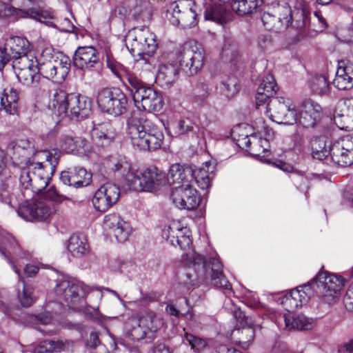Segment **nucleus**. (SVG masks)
I'll list each match as a JSON object with an SVG mask.
<instances>
[{
	"mask_svg": "<svg viewBox=\"0 0 353 353\" xmlns=\"http://www.w3.org/2000/svg\"><path fill=\"white\" fill-rule=\"evenodd\" d=\"M343 286L341 276L319 272L310 283L292 290L281 299V305L289 312L306 303L312 290L320 299L321 304L330 307L337 299Z\"/></svg>",
	"mask_w": 353,
	"mask_h": 353,
	"instance_id": "obj_1",
	"label": "nucleus"
},
{
	"mask_svg": "<svg viewBox=\"0 0 353 353\" xmlns=\"http://www.w3.org/2000/svg\"><path fill=\"white\" fill-rule=\"evenodd\" d=\"M37 157L45 161L32 163L21 172L20 183L26 197H32L34 193L39 194L46 188L60 158L56 150L39 151Z\"/></svg>",
	"mask_w": 353,
	"mask_h": 353,
	"instance_id": "obj_2",
	"label": "nucleus"
},
{
	"mask_svg": "<svg viewBox=\"0 0 353 353\" xmlns=\"http://www.w3.org/2000/svg\"><path fill=\"white\" fill-rule=\"evenodd\" d=\"M168 183L172 186L171 199L179 208L192 210L199 204L200 198L193 187V172L190 165L173 164L168 172Z\"/></svg>",
	"mask_w": 353,
	"mask_h": 353,
	"instance_id": "obj_3",
	"label": "nucleus"
},
{
	"mask_svg": "<svg viewBox=\"0 0 353 353\" xmlns=\"http://www.w3.org/2000/svg\"><path fill=\"white\" fill-rule=\"evenodd\" d=\"M126 134L135 149L144 151L159 149L164 139L162 131L143 117L133 116L128 119Z\"/></svg>",
	"mask_w": 353,
	"mask_h": 353,
	"instance_id": "obj_4",
	"label": "nucleus"
},
{
	"mask_svg": "<svg viewBox=\"0 0 353 353\" xmlns=\"http://www.w3.org/2000/svg\"><path fill=\"white\" fill-rule=\"evenodd\" d=\"M48 108L57 117L68 116L71 119H83L91 113L92 102L85 96L74 93L67 94L62 90H56L50 100Z\"/></svg>",
	"mask_w": 353,
	"mask_h": 353,
	"instance_id": "obj_5",
	"label": "nucleus"
},
{
	"mask_svg": "<svg viewBox=\"0 0 353 353\" xmlns=\"http://www.w3.org/2000/svg\"><path fill=\"white\" fill-rule=\"evenodd\" d=\"M183 260L187 261L188 265H192L198 276L206 279H211L212 284L227 290H231L230 284L223 275L222 266L217 259H212L208 263L199 254L190 251L183 256Z\"/></svg>",
	"mask_w": 353,
	"mask_h": 353,
	"instance_id": "obj_6",
	"label": "nucleus"
},
{
	"mask_svg": "<svg viewBox=\"0 0 353 353\" xmlns=\"http://www.w3.org/2000/svg\"><path fill=\"white\" fill-rule=\"evenodd\" d=\"M168 183V175L155 166L143 170H136L129 174L127 185L130 189L137 192H156Z\"/></svg>",
	"mask_w": 353,
	"mask_h": 353,
	"instance_id": "obj_7",
	"label": "nucleus"
},
{
	"mask_svg": "<svg viewBox=\"0 0 353 353\" xmlns=\"http://www.w3.org/2000/svg\"><path fill=\"white\" fill-rule=\"evenodd\" d=\"M139 110L147 112H159L163 106L162 97L155 90L137 78L130 85H127Z\"/></svg>",
	"mask_w": 353,
	"mask_h": 353,
	"instance_id": "obj_8",
	"label": "nucleus"
},
{
	"mask_svg": "<svg viewBox=\"0 0 353 353\" xmlns=\"http://www.w3.org/2000/svg\"><path fill=\"white\" fill-rule=\"evenodd\" d=\"M92 289L83 282L73 281L67 279H58L54 288L57 298L60 301H65L67 305L73 310L83 307L84 299Z\"/></svg>",
	"mask_w": 353,
	"mask_h": 353,
	"instance_id": "obj_9",
	"label": "nucleus"
},
{
	"mask_svg": "<svg viewBox=\"0 0 353 353\" xmlns=\"http://www.w3.org/2000/svg\"><path fill=\"white\" fill-rule=\"evenodd\" d=\"M305 12L303 10H292L288 6H283L279 17L269 12H264L261 21L265 28L270 31L279 32L290 25L297 29H301L305 25Z\"/></svg>",
	"mask_w": 353,
	"mask_h": 353,
	"instance_id": "obj_10",
	"label": "nucleus"
},
{
	"mask_svg": "<svg viewBox=\"0 0 353 353\" xmlns=\"http://www.w3.org/2000/svg\"><path fill=\"white\" fill-rule=\"evenodd\" d=\"M125 42L132 56H150L157 48L155 34L145 26L134 28L129 31Z\"/></svg>",
	"mask_w": 353,
	"mask_h": 353,
	"instance_id": "obj_11",
	"label": "nucleus"
},
{
	"mask_svg": "<svg viewBox=\"0 0 353 353\" xmlns=\"http://www.w3.org/2000/svg\"><path fill=\"white\" fill-rule=\"evenodd\" d=\"M28 1L32 4L31 7L20 9L12 6H6L4 8L5 14L16 19L30 18L50 27L56 26L54 21L57 17L54 10L48 7L41 6L42 0Z\"/></svg>",
	"mask_w": 353,
	"mask_h": 353,
	"instance_id": "obj_12",
	"label": "nucleus"
},
{
	"mask_svg": "<svg viewBox=\"0 0 353 353\" xmlns=\"http://www.w3.org/2000/svg\"><path fill=\"white\" fill-rule=\"evenodd\" d=\"M192 0H177L170 3L167 10L168 19L175 26L183 28L194 27L198 22V14Z\"/></svg>",
	"mask_w": 353,
	"mask_h": 353,
	"instance_id": "obj_13",
	"label": "nucleus"
},
{
	"mask_svg": "<svg viewBox=\"0 0 353 353\" xmlns=\"http://www.w3.org/2000/svg\"><path fill=\"white\" fill-rule=\"evenodd\" d=\"M176 57L181 69L188 75H194L203 67L204 50L196 43H185Z\"/></svg>",
	"mask_w": 353,
	"mask_h": 353,
	"instance_id": "obj_14",
	"label": "nucleus"
},
{
	"mask_svg": "<svg viewBox=\"0 0 353 353\" xmlns=\"http://www.w3.org/2000/svg\"><path fill=\"white\" fill-rule=\"evenodd\" d=\"M267 112L270 118L279 124L293 125L297 122L298 115L294 105L290 100L274 97L269 100Z\"/></svg>",
	"mask_w": 353,
	"mask_h": 353,
	"instance_id": "obj_15",
	"label": "nucleus"
},
{
	"mask_svg": "<svg viewBox=\"0 0 353 353\" xmlns=\"http://www.w3.org/2000/svg\"><path fill=\"white\" fill-rule=\"evenodd\" d=\"M97 101L103 112L114 116L125 112L128 105L125 94L119 89H101L98 92Z\"/></svg>",
	"mask_w": 353,
	"mask_h": 353,
	"instance_id": "obj_16",
	"label": "nucleus"
},
{
	"mask_svg": "<svg viewBox=\"0 0 353 353\" xmlns=\"http://www.w3.org/2000/svg\"><path fill=\"white\" fill-rule=\"evenodd\" d=\"M30 198H25L18 208L17 214L23 219L43 221L54 213L55 209L52 204L42 200H30Z\"/></svg>",
	"mask_w": 353,
	"mask_h": 353,
	"instance_id": "obj_17",
	"label": "nucleus"
},
{
	"mask_svg": "<svg viewBox=\"0 0 353 353\" xmlns=\"http://www.w3.org/2000/svg\"><path fill=\"white\" fill-rule=\"evenodd\" d=\"M176 57V53L170 52L161 57L156 81L163 89L170 88L179 78L178 61L174 60Z\"/></svg>",
	"mask_w": 353,
	"mask_h": 353,
	"instance_id": "obj_18",
	"label": "nucleus"
},
{
	"mask_svg": "<svg viewBox=\"0 0 353 353\" xmlns=\"http://www.w3.org/2000/svg\"><path fill=\"white\" fill-rule=\"evenodd\" d=\"M70 65L71 62L69 57L61 55L56 59L39 63L40 74L44 78L61 83L68 74Z\"/></svg>",
	"mask_w": 353,
	"mask_h": 353,
	"instance_id": "obj_19",
	"label": "nucleus"
},
{
	"mask_svg": "<svg viewBox=\"0 0 353 353\" xmlns=\"http://www.w3.org/2000/svg\"><path fill=\"white\" fill-rule=\"evenodd\" d=\"M12 67L19 81L26 85L36 87L40 73L39 63L34 57L12 61Z\"/></svg>",
	"mask_w": 353,
	"mask_h": 353,
	"instance_id": "obj_20",
	"label": "nucleus"
},
{
	"mask_svg": "<svg viewBox=\"0 0 353 353\" xmlns=\"http://www.w3.org/2000/svg\"><path fill=\"white\" fill-rule=\"evenodd\" d=\"M330 155L334 163L346 167L353 163V137L346 136L330 145Z\"/></svg>",
	"mask_w": 353,
	"mask_h": 353,
	"instance_id": "obj_21",
	"label": "nucleus"
},
{
	"mask_svg": "<svg viewBox=\"0 0 353 353\" xmlns=\"http://www.w3.org/2000/svg\"><path fill=\"white\" fill-rule=\"evenodd\" d=\"M119 196V188L114 183H106L95 192L92 203L97 210L105 212L117 203Z\"/></svg>",
	"mask_w": 353,
	"mask_h": 353,
	"instance_id": "obj_22",
	"label": "nucleus"
},
{
	"mask_svg": "<svg viewBox=\"0 0 353 353\" xmlns=\"http://www.w3.org/2000/svg\"><path fill=\"white\" fill-rule=\"evenodd\" d=\"M14 179L6 177V181L0 185V201L18 210V208L26 197V194L19 188L12 189Z\"/></svg>",
	"mask_w": 353,
	"mask_h": 353,
	"instance_id": "obj_23",
	"label": "nucleus"
},
{
	"mask_svg": "<svg viewBox=\"0 0 353 353\" xmlns=\"http://www.w3.org/2000/svg\"><path fill=\"white\" fill-rule=\"evenodd\" d=\"M0 252L12 265L16 274H19L17 263L20 259L28 257V254L22 250L17 241L12 236L6 237L0 245Z\"/></svg>",
	"mask_w": 353,
	"mask_h": 353,
	"instance_id": "obj_24",
	"label": "nucleus"
},
{
	"mask_svg": "<svg viewBox=\"0 0 353 353\" xmlns=\"http://www.w3.org/2000/svg\"><path fill=\"white\" fill-rule=\"evenodd\" d=\"M4 50L9 59L12 61H20L22 58L31 59L33 57L30 53V43L23 37H10L6 40Z\"/></svg>",
	"mask_w": 353,
	"mask_h": 353,
	"instance_id": "obj_25",
	"label": "nucleus"
},
{
	"mask_svg": "<svg viewBox=\"0 0 353 353\" xmlns=\"http://www.w3.org/2000/svg\"><path fill=\"white\" fill-rule=\"evenodd\" d=\"M321 114V108L317 103L306 101L301 105L297 121L304 128H314L320 121Z\"/></svg>",
	"mask_w": 353,
	"mask_h": 353,
	"instance_id": "obj_26",
	"label": "nucleus"
},
{
	"mask_svg": "<svg viewBox=\"0 0 353 353\" xmlns=\"http://www.w3.org/2000/svg\"><path fill=\"white\" fill-rule=\"evenodd\" d=\"M99 61V52L92 46L78 48L73 57L74 65L81 70L90 69L98 63Z\"/></svg>",
	"mask_w": 353,
	"mask_h": 353,
	"instance_id": "obj_27",
	"label": "nucleus"
},
{
	"mask_svg": "<svg viewBox=\"0 0 353 353\" xmlns=\"http://www.w3.org/2000/svg\"><path fill=\"white\" fill-rule=\"evenodd\" d=\"M8 150L12 152L13 158L26 163L29 161L30 157L34 155L37 157L39 152H36L33 143L27 139H18L11 141Z\"/></svg>",
	"mask_w": 353,
	"mask_h": 353,
	"instance_id": "obj_28",
	"label": "nucleus"
},
{
	"mask_svg": "<svg viewBox=\"0 0 353 353\" xmlns=\"http://www.w3.org/2000/svg\"><path fill=\"white\" fill-rule=\"evenodd\" d=\"M91 136L95 144L101 147H105L114 141L117 132L112 123L103 122L93 127Z\"/></svg>",
	"mask_w": 353,
	"mask_h": 353,
	"instance_id": "obj_29",
	"label": "nucleus"
},
{
	"mask_svg": "<svg viewBox=\"0 0 353 353\" xmlns=\"http://www.w3.org/2000/svg\"><path fill=\"white\" fill-rule=\"evenodd\" d=\"M59 146L66 153L85 154L89 150V143L83 137L63 134L59 138Z\"/></svg>",
	"mask_w": 353,
	"mask_h": 353,
	"instance_id": "obj_30",
	"label": "nucleus"
},
{
	"mask_svg": "<svg viewBox=\"0 0 353 353\" xmlns=\"http://www.w3.org/2000/svg\"><path fill=\"white\" fill-rule=\"evenodd\" d=\"M333 85L341 90H350L353 88V63L350 61L339 62Z\"/></svg>",
	"mask_w": 353,
	"mask_h": 353,
	"instance_id": "obj_31",
	"label": "nucleus"
},
{
	"mask_svg": "<svg viewBox=\"0 0 353 353\" xmlns=\"http://www.w3.org/2000/svg\"><path fill=\"white\" fill-rule=\"evenodd\" d=\"M105 65L112 74L119 81L123 82L125 86L130 85L137 77L129 72L126 67L117 61L110 52L105 54Z\"/></svg>",
	"mask_w": 353,
	"mask_h": 353,
	"instance_id": "obj_32",
	"label": "nucleus"
},
{
	"mask_svg": "<svg viewBox=\"0 0 353 353\" xmlns=\"http://www.w3.org/2000/svg\"><path fill=\"white\" fill-rule=\"evenodd\" d=\"M336 123H340L341 128H353V98L345 99L338 104L334 113Z\"/></svg>",
	"mask_w": 353,
	"mask_h": 353,
	"instance_id": "obj_33",
	"label": "nucleus"
},
{
	"mask_svg": "<svg viewBox=\"0 0 353 353\" xmlns=\"http://www.w3.org/2000/svg\"><path fill=\"white\" fill-rule=\"evenodd\" d=\"M137 320L149 335L150 339H152L163 325V319L151 310L141 313Z\"/></svg>",
	"mask_w": 353,
	"mask_h": 353,
	"instance_id": "obj_34",
	"label": "nucleus"
},
{
	"mask_svg": "<svg viewBox=\"0 0 353 353\" xmlns=\"http://www.w3.org/2000/svg\"><path fill=\"white\" fill-rule=\"evenodd\" d=\"M278 88L274 77L270 74H266L258 88L256 96V105L258 108L265 103L268 99L273 98V95L277 92Z\"/></svg>",
	"mask_w": 353,
	"mask_h": 353,
	"instance_id": "obj_35",
	"label": "nucleus"
},
{
	"mask_svg": "<svg viewBox=\"0 0 353 353\" xmlns=\"http://www.w3.org/2000/svg\"><path fill=\"white\" fill-rule=\"evenodd\" d=\"M215 166L210 161H206L198 170H194L193 181L194 180L198 186L202 190L209 188L212 185V180L215 176Z\"/></svg>",
	"mask_w": 353,
	"mask_h": 353,
	"instance_id": "obj_36",
	"label": "nucleus"
},
{
	"mask_svg": "<svg viewBox=\"0 0 353 353\" xmlns=\"http://www.w3.org/2000/svg\"><path fill=\"white\" fill-rule=\"evenodd\" d=\"M67 249L74 257L82 258L86 256L90 250L87 236L82 233L72 234Z\"/></svg>",
	"mask_w": 353,
	"mask_h": 353,
	"instance_id": "obj_37",
	"label": "nucleus"
},
{
	"mask_svg": "<svg viewBox=\"0 0 353 353\" xmlns=\"http://www.w3.org/2000/svg\"><path fill=\"white\" fill-rule=\"evenodd\" d=\"M285 328L291 330H311L316 325V320L312 318H308L303 314L292 316L290 313L283 316Z\"/></svg>",
	"mask_w": 353,
	"mask_h": 353,
	"instance_id": "obj_38",
	"label": "nucleus"
},
{
	"mask_svg": "<svg viewBox=\"0 0 353 353\" xmlns=\"http://www.w3.org/2000/svg\"><path fill=\"white\" fill-rule=\"evenodd\" d=\"M19 92L12 87L5 88L1 98V110L9 114L16 113L18 108Z\"/></svg>",
	"mask_w": 353,
	"mask_h": 353,
	"instance_id": "obj_39",
	"label": "nucleus"
},
{
	"mask_svg": "<svg viewBox=\"0 0 353 353\" xmlns=\"http://www.w3.org/2000/svg\"><path fill=\"white\" fill-rule=\"evenodd\" d=\"M332 144L325 136L314 138L311 141L312 157L319 161L325 159L330 154V145Z\"/></svg>",
	"mask_w": 353,
	"mask_h": 353,
	"instance_id": "obj_40",
	"label": "nucleus"
},
{
	"mask_svg": "<svg viewBox=\"0 0 353 353\" xmlns=\"http://www.w3.org/2000/svg\"><path fill=\"white\" fill-rule=\"evenodd\" d=\"M254 329L252 325L242 327L241 329L236 328L232 332V337L243 349H247L250 346L254 339Z\"/></svg>",
	"mask_w": 353,
	"mask_h": 353,
	"instance_id": "obj_41",
	"label": "nucleus"
},
{
	"mask_svg": "<svg viewBox=\"0 0 353 353\" xmlns=\"http://www.w3.org/2000/svg\"><path fill=\"white\" fill-rule=\"evenodd\" d=\"M263 3V0H232L231 8L240 16L253 13Z\"/></svg>",
	"mask_w": 353,
	"mask_h": 353,
	"instance_id": "obj_42",
	"label": "nucleus"
},
{
	"mask_svg": "<svg viewBox=\"0 0 353 353\" xmlns=\"http://www.w3.org/2000/svg\"><path fill=\"white\" fill-rule=\"evenodd\" d=\"M190 233L187 227H183L178 221H172L163 230V236L172 245H176V239H179L185 234Z\"/></svg>",
	"mask_w": 353,
	"mask_h": 353,
	"instance_id": "obj_43",
	"label": "nucleus"
},
{
	"mask_svg": "<svg viewBox=\"0 0 353 353\" xmlns=\"http://www.w3.org/2000/svg\"><path fill=\"white\" fill-rule=\"evenodd\" d=\"M110 168L114 172L125 177L126 181L128 175L134 172H130L131 163L125 156L112 157L110 161Z\"/></svg>",
	"mask_w": 353,
	"mask_h": 353,
	"instance_id": "obj_44",
	"label": "nucleus"
},
{
	"mask_svg": "<svg viewBox=\"0 0 353 353\" xmlns=\"http://www.w3.org/2000/svg\"><path fill=\"white\" fill-rule=\"evenodd\" d=\"M19 282L17 284V296L21 304L24 307L30 306L34 302L32 296L33 288L31 285L26 284L21 279L20 273L18 274Z\"/></svg>",
	"mask_w": 353,
	"mask_h": 353,
	"instance_id": "obj_45",
	"label": "nucleus"
},
{
	"mask_svg": "<svg viewBox=\"0 0 353 353\" xmlns=\"http://www.w3.org/2000/svg\"><path fill=\"white\" fill-rule=\"evenodd\" d=\"M72 174V185L76 188L85 187L92 181V174L83 167H74L71 168Z\"/></svg>",
	"mask_w": 353,
	"mask_h": 353,
	"instance_id": "obj_46",
	"label": "nucleus"
},
{
	"mask_svg": "<svg viewBox=\"0 0 353 353\" xmlns=\"http://www.w3.org/2000/svg\"><path fill=\"white\" fill-rule=\"evenodd\" d=\"M310 88L316 94L324 96L330 92L329 81L326 76L316 74L310 82Z\"/></svg>",
	"mask_w": 353,
	"mask_h": 353,
	"instance_id": "obj_47",
	"label": "nucleus"
},
{
	"mask_svg": "<svg viewBox=\"0 0 353 353\" xmlns=\"http://www.w3.org/2000/svg\"><path fill=\"white\" fill-rule=\"evenodd\" d=\"M221 94L226 98L233 97L240 90L239 79L235 76H230L222 81L220 87Z\"/></svg>",
	"mask_w": 353,
	"mask_h": 353,
	"instance_id": "obj_48",
	"label": "nucleus"
},
{
	"mask_svg": "<svg viewBox=\"0 0 353 353\" xmlns=\"http://www.w3.org/2000/svg\"><path fill=\"white\" fill-rule=\"evenodd\" d=\"M183 343L190 345L191 350L196 353H200L208 347V342L205 339L187 332H185Z\"/></svg>",
	"mask_w": 353,
	"mask_h": 353,
	"instance_id": "obj_49",
	"label": "nucleus"
},
{
	"mask_svg": "<svg viewBox=\"0 0 353 353\" xmlns=\"http://www.w3.org/2000/svg\"><path fill=\"white\" fill-rule=\"evenodd\" d=\"M237 145L246 150H252L251 145L254 143V146L259 145L261 143L262 144L263 142L267 143V139H263L261 137H257L255 134H245V135H239L236 139Z\"/></svg>",
	"mask_w": 353,
	"mask_h": 353,
	"instance_id": "obj_50",
	"label": "nucleus"
},
{
	"mask_svg": "<svg viewBox=\"0 0 353 353\" xmlns=\"http://www.w3.org/2000/svg\"><path fill=\"white\" fill-rule=\"evenodd\" d=\"M64 347L62 342L46 340L39 344L34 350V353H51L60 352Z\"/></svg>",
	"mask_w": 353,
	"mask_h": 353,
	"instance_id": "obj_51",
	"label": "nucleus"
},
{
	"mask_svg": "<svg viewBox=\"0 0 353 353\" xmlns=\"http://www.w3.org/2000/svg\"><path fill=\"white\" fill-rule=\"evenodd\" d=\"M43 195L45 199L57 203H61L63 201L72 199V196L65 194L60 190H57L54 186H51L46 190H44Z\"/></svg>",
	"mask_w": 353,
	"mask_h": 353,
	"instance_id": "obj_52",
	"label": "nucleus"
},
{
	"mask_svg": "<svg viewBox=\"0 0 353 353\" xmlns=\"http://www.w3.org/2000/svg\"><path fill=\"white\" fill-rule=\"evenodd\" d=\"M125 221L120 216L119 214L116 213H112L106 215L104 217L103 225L105 228L110 230L111 232L114 234L116 233V229L122 225V223H125Z\"/></svg>",
	"mask_w": 353,
	"mask_h": 353,
	"instance_id": "obj_53",
	"label": "nucleus"
},
{
	"mask_svg": "<svg viewBox=\"0 0 353 353\" xmlns=\"http://www.w3.org/2000/svg\"><path fill=\"white\" fill-rule=\"evenodd\" d=\"M135 324L131 329L128 330L126 337L134 341H139L145 338L149 339V335L143 330L138 320L135 322Z\"/></svg>",
	"mask_w": 353,
	"mask_h": 353,
	"instance_id": "obj_54",
	"label": "nucleus"
},
{
	"mask_svg": "<svg viewBox=\"0 0 353 353\" xmlns=\"http://www.w3.org/2000/svg\"><path fill=\"white\" fill-rule=\"evenodd\" d=\"M192 94L197 102L204 101L210 94L208 85L203 82L196 83L194 86Z\"/></svg>",
	"mask_w": 353,
	"mask_h": 353,
	"instance_id": "obj_55",
	"label": "nucleus"
},
{
	"mask_svg": "<svg viewBox=\"0 0 353 353\" xmlns=\"http://www.w3.org/2000/svg\"><path fill=\"white\" fill-rule=\"evenodd\" d=\"M177 131L179 134L184 135L190 133L196 134V125L191 120L182 119L177 123Z\"/></svg>",
	"mask_w": 353,
	"mask_h": 353,
	"instance_id": "obj_56",
	"label": "nucleus"
},
{
	"mask_svg": "<svg viewBox=\"0 0 353 353\" xmlns=\"http://www.w3.org/2000/svg\"><path fill=\"white\" fill-rule=\"evenodd\" d=\"M122 224L123 225L118 228V230L116 229V233L114 235L117 241L120 243L125 242L128 239L131 232V228L128 222L122 223Z\"/></svg>",
	"mask_w": 353,
	"mask_h": 353,
	"instance_id": "obj_57",
	"label": "nucleus"
},
{
	"mask_svg": "<svg viewBox=\"0 0 353 353\" xmlns=\"http://www.w3.org/2000/svg\"><path fill=\"white\" fill-rule=\"evenodd\" d=\"M84 312L86 316L93 321L101 322L104 319V316L99 312L98 307L86 306Z\"/></svg>",
	"mask_w": 353,
	"mask_h": 353,
	"instance_id": "obj_58",
	"label": "nucleus"
},
{
	"mask_svg": "<svg viewBox=\"0 0 353 353\" xmlns=\"http://www.w3.org/2000/svg\"><path fill=\"white\" fill-rule=\"evenodd\" d=\"M179 283L186 288L188 290L194 285V279L190 272H185L180 274L179 276Z\"/></svg>",
	"mask_w": 353,
	"mask_h": 353,
	"instance_id": "obj_59",
	"label": "nucleus"
},
{
	"mask_svg": "<svg viewBox=\"0 0 353 353\" xmlns=\"http://www.w3.org/2000/svg\"><path fill=\"white\" fill-rule=\"evenodd\" d=\"M343 302L347 310L353 311V282L351 283L345 293L343 298Z\"/></svg>",
	"mask_w": 353,
	"mask_h": 353,
	"instance_id": "obj_60",
	"label": "nucleus"
},
{
	"mask_svg": "<svg viewBox=\"0 0 353 353\" xmlns=\"http://www.w3.org/2000/svg\"><path fill=\"white\" fill-rule=\"evenodd\" d=\"M233 314L236 321L242 327H245L247 325H251L248 321V318L245 316V313L240 309L234 310Z\"/></svg>",
	"mask_w": 353,
	"mask_h": 353,
	"instance_id": "obj_61",
	"label": "nucleus"
},
{
	"mask_svg": "<svg viewBox=\"0 0 353 353\" xmlns=\"http://www.w3.org/2000/svg\"><path fill=\"white\" fill-rule=\"evenodd\" d=\"M191 243L190 233H187L181 236L179 239H176V245H179L183 250H186L190 248Z\"/></svg>",
	"mask_w": 353,
	"mask_h": 353,
	"instance_id": "obj_62",
	"label": "nucleus"
},
{
	"mask_svg": "<svg viewBox=\"0 0 353 353\" xmlns=\"http://www.w3.org/2000/svg\"><path fill=\"white\" fill-rule=\"evenodd\" d=\"M60 180L64 185L73 186L71 168H70L68 171L61 172L60 174Z\"/></svg>",
	"mask_w": 353,
	"mask_h": 353,
	"instance_id": "obj_63",
	"label": "nucleus"
},
{
	"mask_svg": "<svg viewBox=\"0 0 353 353\" xmlns=\"http://www.w3.org/2000/svg\"><path fill=\"white\" fill-rule=\"evenodd\" d=\"M100 343L99 335L97 332H92L90 333L89 339H88L87 344L90 347L94 348Z\"/></svg>",
	"mask_w": 353,
	"mask_h": 353,
	"instance_id": "obj_64",
	"label": "nucleus"
}]
</instances>
